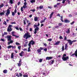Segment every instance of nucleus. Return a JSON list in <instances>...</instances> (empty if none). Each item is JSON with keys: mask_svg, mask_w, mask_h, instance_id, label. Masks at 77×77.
I'll list each match as a JSON object with an SVG mask.
<instances>
[{"mask_svg": "<svg viewBox=\"0 0 77 77\" xmlns=\"http://www.w3.org/2000/svg\"><path fill=\"white\" fill-rule=\"evenodd\" d=\"M66 54H64L62 58V59L64 61H66L67 60L69 59V57L68 56L66 57Z\"/></svg>", "mask_w": 77, "mask_h": 77, "instance_id": "f257e3e1", "label": "nucleus"}, {"mask_svg": "<svg viewBox=\"0 0 77 77\" xmlns=\"http://www.w3.org/2000/svg\"><path fill=\"white\" fill-rule=\"evenodd\" d=\"M70 54L71 56H73L75 55V57H77V49L75 51V52L74 53H73L72 54V52H71Z\"/></svg>", "mask_w": 77, "mask_h": 77, "instance_id": "f03ea898", "label": "nucleus"}, {"mask_svg": "<svg viewBox=\"0 0 77 77\" xmlns=\"http://www.w3.org/2000/svg\"><path fill=\"white\" fill-rule=\"evenodd\" d=\"M11 27H12V25H10L8 26L7 29L8 32H11V31H12V29L11 28Z\"/></svg>", "mask_w": 77, "mask_h": 77, "instance_id": "7ed1b4c3", "label": "nucleus"}, {"mask_svg": "<svg viewBox=\"0 0 77 77\" xmlns=\"http://www.w3.org/2000/svg\"><path fill=\"white\" fill-rule=\"evenodd\" d=\"M35 44V42L33 41V40H31L29 42V43L28 44V45H29V46H31V45H34Z\"/></svg>", "mask_w": 77, "mask_h": 77, "instance_id": "20e7f679", "label": "nucleus"}, {"mask_svg": "<svg viewBox=\"0 0 77 77\" xmlns=\"http://www.w3.org/2000/svg\"><path fill=\"white\" fill-rule=\"evenodd\" d=\"M21 61V59H20V60H19V63H17V64L18 65V66H19V67H20L21 66V64L22 63Z\"/></svg>", "mask_w": 77, "mask_h": 77, "instance_id": "39448f33", "label": "nucleus"}, {"mask_svg": "<svg viewBox=\"0 0 77 77\" xmlns=\"http://www.w3.org/2000/svg\"><path fill=\"white\" fill-rule=\"evenodd\" d=\"M10 14V10H9V9H8L7 10V13H5V15L6 16H8V15H9Z\"/></svg>", "mask_w": 77, "mask_h": 77, "instance_id": "423d86ee", "label": "nucleus"}, {"mask_svg": "<svg viewBox=\"0 0 77 77\" xmlns=\"http://www.w3.org/2000/svg\"><path fill=\"white\" fill-rule=\"evenodd\" d=\"M25 36H27L28 38H30L31 37V35H29V33L27 32L26 33L25 35H24V37Z\"/></svg>", "mask_w": 77, "mask_h": 77, "instance_id": "0eeeda50", "label": "nucleus"}, {"mask_svg": "<svg viewBox=\"0 0 77 77\" xmlns=\"http://www.w3.org/2000/svg\"><path fill=\"white\" fill-rule=\"evenodd\" d=\"M67 41L68 42V43H69V45H71L72 44V43L73 42H72V41L69 39L67 40Z\"/></svg>", "mask_w": 77, "mask_h": 77, "instance_id": "6e6552de", "label": "nucleus"}, {"mask_svg": "<svg viewBox=\"0 0 77 77\" xmlns=\"http://www.w3.org/2000/svg\"><path fill=\"white\" fill-rule=\"evenodd\" d=\"M43 49H44L43 48L41 47L39 49L37 50V51L38 52V53H40V52H41V50H43Z\"/></svg>", "mask_w": 77, "mask_h": 77, "instance_id": "1a4fd4ad", "label": "nucleus"}, {"mask_svg": "<svg viewBox=\"0 0 77 77\" xmlns=\"http://www.w3.org/2000/svg\"><path fill=\"white\" fill-rule=\"evenodd\" d=\"M53 59V57H47L46 58V60H51Z\"/></svg>", "mask_w": 77, "mask_h": 77, "instance_id": "9d476101", "label": "nucleus"}, {"mask_svg": "<svg viewBox=\"0 0 77 77\" xmlns=\"http://www.w3.org/2000/svg\"><path fill=\"white\" fill-rule=\"evenodd\" d=\"M11 37H12L11 35H7V36L8 41H11Z\"/></svg>", "mask_w": 77, "mask_h": 77, "instance_id": "9b49d317", "label": "nucleus"}, {"mask_svg": "<svg viewBox=\"0 0 77 77\" xmlns=\"http://www.w3.org/2000/svg\"><path fill=\"white\" fill-rule=\"evenodd\" d=\"M67 30L66 31V33L68 34L70 33V28L66 29Z\"/></svg>", "mask_w": 77, "mask_h": 77, "instance_id": "f8f14e48", "label": "nucleus"}, {"mask_svg": "<svg viewBox=\"0 0 77 77\" xmlns=\"http://www.w3.org/2000/svg\"><path fill=\"white\" fill-rule=\"evenodd\" d=\"M68 44H65V50H67L68 49Z\"/></svg>", "mask_w": 77, "mask_h": 77, "instance_id": "ddd939ff", "label": "nucleus"}, {"mask_svg": "<svg viewBox=\"0 0 77 77\" xmlns=\"http://www.w3.org/2000/svg\"><path fill=\"white\" fill-rule=\"evenodd\" d=\"M6 12V11H3L2 12H1L0 13V15H5V14Z\"/></svg>", "mask_w": 77, "mask_h": 77, "instance_id": "4468645a", "label": "nucleus"}, {"mask_svg": "<svg viewBox=\"0 0 77 77\" xmlns=\"http://www.w3.org/2000/svg\"><path fill=\"white\" fill-rule=\"evenodd\" d=\"M64 22L65 23H69L70 22V21L67 19L64 20Z\"/></svg>", "mask_w": 77, "mask_h": 77, "instance_id": "2eb2a0df", "label": "nucleus"}, {"mask_svg": "<svg viewBox=\"0 0 77 77\" xmlns=\"http://www.w3.org/2000/svg\"><path fill=\"white\" fill-rule=\"evenodd\" d=\"M28 46L29 47L28 48V52H30V51H31V50H30L31 46L29 45H28Z\"/></svg>", "mask_w": 77, "mask_h": 77, "instance_id": "dca6fc26", "label": "nucleus"}, {"mask_svg": "<svg viewBox=\"0 0 77 77\" xmlns=\"http://www.w3.org/2000/svg\"><path fill=\"white\" fill-rule=\"evenodd\" d=\"M51 65H53L54 63V60H53L50 61Z\"/></svg>", "mask_w": 77, "mask_h": 77, "instance_id": "f3484780", "label": "nucleus"}, {"mask_svg": "<svg viewBox=\"0 0 77 77\" xmlns=\"http://www.w3.org/2000/svg\"><path fill=\"white\" fill-rule=\"evenodd\" d=\"M60 42V41H58L56 42V43L55 44V45H59Z\"/></svg>", "mask_w": 77, "mask_h": 77, "instance_id": "a211bd4d", "label": "nucleus"}, {"mask_svg": "<svg viewBox=\"0 0 77 77\" xmlns=\"http://www.w3.org/2000/svg\"><path fill=\"white\" fill-rule=\"evenodd\" d=\"M54 14V12H52L50 15V16L49 17L50 18H51L52 16H53V14Z\"/></svg>", "mask_w": 77, "mask_h": 77, "instance_id": "6ab92c4d", "label": "nucleus"}, {"mask_svg": "<svg viewBox=\"0 0 77 77\" xmlns=\"http://www.w3.org/2000/svg\"><path fill=\"white\" fill-rule=\"evenodd\" d=\"M23 53H24V51H22L21 53H19L20 56L22 57L23 56Z\"/></svg>", "mask_w": 77, "mask_h": 77, "instance_id": "aec40b11", "label": "nucleus"}, {"mask_svg": "<svg viewBox=\"0 0 77 77\" xmlns=\"http://www.w3.org/2000/svg\"><path fill=\"white\" fill-rule=\"evenodd\" d=\"M13 42L14 41H13L12 40H11L10 42H8V45H10V44H12L13 43Z\"/></svg>", "mask_w": 77, "mask_h": 77, "instance_id": "412c9836", "label": "nucleus"}, {"mask_svg": "<svg viewBox=\"0 0 77 77\" xmlns=\"http://www.w3.org/2000/svg\"><path fill=\"white\" fill-rule=\"evenodd\" d=\"M34 21H38V17H35L34 18Z\"/></svg>", "mask_w": 77, "mask_h": 77, "instance_id": "4be33fe9", "label": "nucleus"}, {"mask_svg": "<svg viewBox=\"0 0 77 77\" xmlns=\"http://www.w3.org/2000/svg\"><path fill=\"white\" fill-rule=\"evenodd\" d=\"M3 72L4 74H6L8 72V70L6 69L4 70L3 71Z\"/></svg>", "mask_w": 77, "mask_h": 77, "instance_id": "5701e85b", "label": "nucleus"}, {"mask_svg": "<svg viewBox=\"0 0 77 77\" xmlns=\"http://www.w3.org/2000/svg\"><path fill=\"white\" fill-rule=\"evenodd\" d=\"M43 8H44V6H43L40 5V6H39V9H42Z\"/></svg>", "mask_w": 77, "mask_h": 77, "instance_id": "b1692460", "label": "nucleus"}, {"mask_svg": "<svg viewBox=\"0 0 77 77\" xmlns=\"http://www.w3.org/2000/svg\"><path fill=\"white\" fill-rule=\"evenodd\" d=\"M39 28L38 27H36V28L35 29V31H39Z\"/></svg>", "mask_w": 77, "mask_h": 77, "instance_id": "393cba45", "label": "nucleus"}, {"mask_svg": "<svg viewBox=\"0 0 77 77\" xmlns=\"http://www.w3.org/2000/svg\"><path fill=\"white\" fill-rule=\"evenodd\" d=\"M11 59H14V53H11Z\"/></svg>", "mask_w": 77, "mask_h": 77, "instance_id": "a878e982", "label": "nucleus"}, {"mask_svg": "<svg viewBox=\"0 0 77 77\" xmlns=\"http://www.w3.org/2000/svg\"><path fill=\"white\" fill-rule=\"evenodd\" d=\"M62 51H64L65 50V48H64V46L63 45L62 46Z\"/></svg>", "mask_w": 77, "mask_h": 77, "instance_id": "bb28decb", "label": "nucleus"}, {"mask_svg": "<svg viewBox=\"0 0 77 77\" xmlns=\"http://www.w3.org/2000/svg\"><path fill=\"white\" fill-rule=\"evenodd\" d=\"M4 6V4L3 3H2L1 5H0V8H3Z\"/></svg>", "mask_w": 77, "mask_h": 77, "instance_id": "cd10ccee", "label": "nucleus"}, {"mask_svg": "<svg viewBox=\"0 0 77 77\" xmlns=\"http://www.w3.org/2000/svg\"><path fill=\"white\" fill-rule=\"evenodd\" d=\"M30 24H31V23H28V25H27V28H26L27 30L28 29V28H29V25H30Z\"/></svg>", "mask_w": 77, "mask_h": 77, "instance_id": "c85d7f7f", "label": "nucleus"}, {"mask_svg": "<svg viewBox=\"0 0 77 77\" xmlns=\"http://www.w3.org/2000/svg\"><path fill=\"white\" fill-rule=\"evenodd\" d=\"M31 3H33L35 2V0H32L30 1Z\"/></svg>", "mask_w": 77, "mask_h": 77, "instance_id": "c756f323", "label": "nucleus"}, {"mask_svg": "<svg viewBox=\"0 0 77 77\" xmlns=\"http://www.w3.org/2000/svg\"><path fill=\"white\" fill-rule=\"evenodd\" d=\"M63 24L62 23H58V26H62Z\"/></svg>", "mask_w": 77, "mask_h": 77, "instance_id": "7c9ffc66", "label": "nucleus"}, {"mask_svg": "<svg viewBox=\"0 0 77 77\" xmlns=\"http://www.w3.org/2000/svg\"><path fill=\"white\" fill-rule=\"evenodd\" d=\"M3 24L5 25V26L7 25V23H6V21H5L4 23H3Z\"/></svg>", "mask_w": 77, "mask_h": 77, "instance_id": "2f4dec72", "label": "nucleus"}, {"mask_svg": "<svg viewBox=\"0 0 77 77\" xmlns=\"http://www.w3.org/2000/svg\"><path fill=\"white\" fill-rule=\"evenodd\" d=\"M23 8L24 9H26V8H27V6L23 5Z\"/></svg>", "mask_w": 77, "mask_h": 77, "instance_id": "473e14b6", "label": "nucleus"}, {"mask_svg": "<svg viewBox=\"0 0 77 77\" xmlns=\"http://www.w3.org/2000/svg\"><path fill=\"white\" fill-rule=\"evenodd\" d=\"M23 8L24 9H26V8H27V6L23 5Z\"/></svg>", "mask_w": 77, "mask_h": 77, "instance_id": "72a5a7b5", "label": "nucleus"}, {"mask_svg": "<svg viewBox=\"0 0 77 77\" xmlns=\"http://www.w3.org/2000/svg\"><path fill=\"white\" fill-rule=\"evenodd\" d=\"M12 15L13 16H15V13L14 12H12Z\"/></svg>", "mask_w": 77, "mask_h": 77, "instance_id": "f704fd0d", "label": "nucleus"}, {"mask_svg": "<svg viewBox=\"0 0 77 77\" xmlns=\"http://www.w3.org/2000/svg\"><path fill=\"white\" fill-rule=\"evenodd\" d=\"M20 10L21 12H23V7H22L21 8Z\"/></svg>", "mask_w": 77, "mask_h": 77, "instance_id": "c9c22d12", "label": "nucleus"}, {"mask_svg": "<svg viewBox=\"0 0 77 77\" xmlns=\"http://www.w3.org/2000/svg\"><path fill=\"white\" fill-rule=\"evenodd\" d=\"M10 2L11 4H13V1H12V0H10Z\"/></svg>", "mask_w": 77, "mask_h": 77, "instance_id": "e433bc0d", "label": "nucleus"}, {"mask_svg": "<svg viewBox=\"0 0 77 77\" xmlns=\"http://www.w3.org/2000/svg\"><path fill=\"white\" fill-rule=\"evenodd\" d=\"M36 10L35 9H34L33 10H30V11H32L33 12H34Z\"/></svg>", "mask_w": 77, "mask_h": 77, "instance_id": "4c0bfd02", "label": "nucleus"}, {"mask_svg": "<svg viewBox=\"0 0 77 77\" xmlns=\"http://www.w3.org/2000/svg\"><path fill=\"white\" fill-rule=\"evenodd\" d=\"M43 44L45 47H47V44L45 43H43Z\"/></svg>", "mask_w": 77, "mask_h": 77, "instance_id": "58836bf2", "label": "nucleus"}, {"mask_svg": "<svg viewBox=\"0 0 77 77\" xmlns=\"http://www.w3.org/2000/svg\"><path fill=\"white\" fill-rule=\"evenodd\" d=\"M21 46H19L18 47V48L19 50H21Z\"/></svg>", "mask_w": 77, "mask_h": 77, "instance_id": "ea45409f", "label": "nucleus"}, {"mask_svg": "<svg viewBox=\"0 0 77 77\" xmlns=\"http://www.w3.org/2000/svg\"><path fill=\"white\" fill-rule=\"evenodd\" d=\"M23 77H28V75H23Z\"/></svg>", "mask_w": 77, "mask_h": 77, "instance_id": "a19ab883", "label": "nucleus"}, {"mask_svg": "<svg viewBox=\"0 0 77 77\" xmlns=\"http://www.w3.org/2000/svg\"><path fill=\"white\" fill-rule=\"evenodd\" d=\"M11 46H12V45H9V46H8V49H9V48H11Z\"/></svg>", "mask_w": 77, "mask_h": 77, "instance_id": "79ce46f5", "label": "nucleus"}, {"mask_svg": "<svg viewBox=\"0 0 77 77\" xmlns=\"http://www.w3.org/2000/svg\"><path fill=\"white\" fill-rule=\"evenodd\" d=\"M59 26H56L55 27V29H59Z\"/></svg>", "mask_w": 77, "mask_h": 77, "instance_id": "37998d69", "label": "nucleus"}, {"mask_svg": "<svg viewBox=\"0 0 77 77\" xmlns=\"http://www.w3.org/2000/svg\"><path fill=\"white\" fill-rule=\"evenodd\" d=\"M23 24L24 25H26V23L25 20H23Z\"/></svg>", "mask_w": 77, "mask_h": 77, "instance_id": "c03bdc74", "label": "nucleus"}, {"mask_svg": "<svg viewBox=\"0 0 77 77\" xmlns=\"http://www.w3.org/2000/svg\"><path fill=\"white\" fill-rule=\"evenodd\" d=\"M39 62L40 63L42 62V59H40L39 60Z\"/></svg>", "mask_w": 77, "mask_h": 77, "instance_id": "a18cd8bd", "label": "nucleus"}, {"mask_svg": "<svg viewBox=\"0 0 77 77\" xmlns=\"http://www.w3.org/2000/svg\"><path fill=\"white\" fill-rule=\"evenodd\" d=\"M48 41H52V39H51V38L48 39Z\"/></svg>", "mask_w": 77, "mask_h": 77, "instance_id": "49530a36", "label": "nucleus"}, {"mask_svg": "<svg viewBox=\"0 0 77 77\" xmlns=\"http://www.w3.org/2000/svg\"><path fill=\"white\" fill-rule=\"evenodd\" d=\"M13 36H15L16 37V38H18V36H17L16 35H13Z\"/></svg>", "mask_w": 77, "mask_h": 77, "instance_id": "de8ad7c7", "label": "nucleus"}, {"mask_svg": "<svg viewBox=\"0 0 77 77\" xmlns=\"http://www.w3.org/2000/svg\"><path fill=\"white\" fill-rule=\"evenodd\" d=\"M74 21H73L72 22L70 23V24L71 25H73V24H74Z\"/></svg>", "mask_w": 77, "mask_h": 77, "instance_id": "09e8293b", "label": "nucleus"}, {"mask_svg": "<svg viewBox=\"0 0 77 77\" xmlns=\"http://www.w3.org/2000/svg\"><path fill=\"white\" fill-rule=\"evenodd\" d=\"M16 45H20V43H18V42H17L16 43Z\"/></svg>", "mask_w": 77, "mask_h": 77, "instance_id": "8fccbe9b", "label": "nucleus"}, {"mask_svg": "<svg viewBox=\"0 0 77 77\" xmlns=\"http://www.w3.org/2000/svg\"><path fill=\"white\" fill-rule=\"evenodd\" d=\"M59 38L60 39H63V37H62V36H60L59 37Z\"/></svg>", "mask_w": 77, "mask_h": 77, "instance_id": "3c124183", "label": "nucleus"}, {"mask_svg": "<svg viewBox=\"0 0 77 77\" xmlns=\"http://www.w3.org/2000/svg\"><path fill=\"white\" fill-rule=\"evenodd\" d=\"M20 4H21V2H19L17 3V5H18V6H19V5H20Z\"/></svg>", "mask_w": 77, "mask_h": 77, "instance_id": "603ef678", "label": "nucleus"}, {"mask_svg": "<svg viewBox=\"0 0 77 77\" xmlns=\"http://www.w3.org/2000/svg\"><path fill=\"white\" fill-rule=\"evenodd\" d=\"M24 6H26L27 5V2H25L24 3Z\"/></svg>", "mask_w": 77, "mask_h": 77, "instance_id": "864d4df0", "label": "nucleus"}, {"mask_svg": "<svg viewBox=\"0 0 77 77\" xmlns=\"http://www.w3.org/2000/svg\"><path fill=\"white\" fill-rule=\"evenodd\" d=\"M43 75H45V76H46V75L45 74V72L43 73Z\"/></svg>", "mask_w": 77, "mask_h": 77, "instance_id": "5fc2aeb1", "label": "nucleus"}, {"mask_svg": "<svg viewBox=\"0 0 77 77\" xmlns=\"http://www.w3.org/2000/svg\"><path fill=\"white\" fill-rule=\"evenodd\" d=\"M19 75H20V77H22V74L20 73H19Z\"/></svg>", "mask_w": 77, "mask_h": 77, "instance_id": "6e6d98bb", "label": "nucleus"}, {"mask_svg": "<svg viewBox=\"0 0 77 77\" xmlns=\"http://www.w3.org/2000/svg\"><path fill=\"white\" fill-rule=\"evenodd\" d=\"M7 34H8V33H7V32H4V35H7Z\"/></svg>", "mask_w": 77, "mask_h": 77, "instance_id": "4d7b16f0", "label": "nucleus"}, {"mask_svg": "<svg viewBox=\"0 0 77 77\" xmlns=\"http://www.w3.org/2000/svg\"><path fill=\"white\" fill-rule=\"evenodd\" d=\"M44 22H45L44 20H42L40 21V23H44Z\"/></svg>", "mask_w": 77, "mask_h": 77, "instance_id": "13d9d810", "label": "nucleus"}, {"mask_svg": "<svg viewBox=\"0 0 77 77\" xmlns=\"http://www.w3.org/2000/svg\"><path fill=\"white\" fill-rule=\"evenodd\" d=\"M67 39V38H66V36H65L64 38V40L66 41V40Z\"/></svg>", "mask_w": 77, "mask_h": 77, "instance_id": "bf43d9fd", "label": "nucleus"}, {"mask_svg": "<svg viewBox=\"0 0 77 77\" xmlns=\"http://www.w3.org/2000/svg\"><path fill=\"white\" fill-rule=\"evenodd\" d=\"M37 27V25H36L35 24L34 25V28H35V27Z\"/></svg>", "mask_w": 77, "mask_h": 77, "instance_id": "052dcab7", "label": "nucleus"}, {"mask_svg": "<svg viewBox=\"0 0 77 77\" xmlns=\"http://www.w3.org/2000/svg\"><path fill=\"white\" fill-rule=\"evenodd\" d=\"M15 29H16V30H19V28L18 27H15Z\"/></svg>", "mask_w": 77, "mask_h": 77, "instance_id": "680f3d73", "label": "nucleus"}, {"mask_svg": "<svg viewBox=\"0 0 77 77\" xmlns=\"http://www.w3.org/2000/svg\"><path fill=\"white\" fill-rule=\"evenodd\" d=\"M14 12V13H15V14H16V13H17V9H15Z\"/></svg>", "mask_w": 77, "mask_h": 77, "instance_id": "e2e57ef3", "label": "nucleus"}, {"mask_svg": "<svg viewBox=\"0 0 77 77\" xmlns=\"http://www.w3.org/2000/svg\"><path fill=\"white\" fill-rule=\"evenodd\" d=\"M1 41H3V42H4V41H5V40L3 38H2L1 39Z\"/></svg>", "mask_w": 77, "mask_h": 77, "instance_id": "0e129e2a", "label": "nucleus"}, {"mask_svg": "<svg viewBox=\"0 0 77 77\" xmlns=\"http://www.w3.org/2000/svg\"><path fill=\"white\" fill-rule=\"evenodd\" d=\"M57 6V5H54V8H56Z\"/></svg>", "mask_w": 77, "mask_h": 77, "instance_id": "69168bd1", "label": "nucleus"}, {"mask_svg": "<svg viewBox=\"0 0 77 77\" xmlns=\"http://www.w3.org/2000/svg\"><path fill=\"white\" fill-rule=\"evenodd\" d=\"M16 24V23L15 22H12L11 23V24Z\"/></svg>", "mask_w": 77, "mask_h": 77, "instance_id": "338daca9", "label": "nucleus"}, {"mask_svg": "<svg viewBox=\"0 0 77 77\" xmlns=\"http://www.w3.org/2000/svg\"><path fill=\"white\" fill-rule=\"evenodd\" d=\"M16 76H17V77H20V76H19V74H18V73H17V74L16 75Z\"/></svg>", "mask_w": 77, "mask_h": 77, "instance_id": "774afa93", "label": "nucleus"}]
</instances>
